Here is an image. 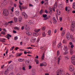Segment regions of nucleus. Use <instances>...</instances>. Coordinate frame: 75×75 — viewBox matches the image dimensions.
I'll use <instances>...</instances> for the list:
<instances>
[{"mask_svg":"<svg viewBox=\"0 0 75 75\" xmlns=\"http://www.w3.org/2000/svg\"><path fill=\"white\" fill-rule=\"evenodd\" d=\"M8 70H6L5 72H4V74L5 75H7V74H8Z\"/></svg>","mask_w":75,"mask_h":75,"instance_id":"19","label":"nucleus"},{"mask_svg":"<svg viewBox=\"0 0 75 75\" xmlns=\"http://www.w3.org/2000/svg\"><path fill=\"white\" fill-rule=\"evenodd\" d=\"M42 37H45L46 36V34L45 32H43L42 34Z\"/></svg>","mask_w":75,"mask_h":75,"instance_id":"35","label":"nucleus"},{"mask_svg":"<svg viewBox=\"0 0 75 75\" xmlns=\"http://www.w3.org/2000/svg\"><path fill=\"white\" fill-rule=\"evenodd\" d=\"M46 65L47 64L46 63H45V62H44L42 63H40V67H42L43 66H45V67Z\"/></svg>","mask_w":75,"mask_h":75,"instance_id":"12","label":"nucleus"},{"mask_svg":"<svg viewBox=\"0 0 75 75\" xmlns=\"http://www.w3.org/2000/svg\"><path fill=\"white\" fill-rule=\"evenodd\" d=\"M8 50H7L6 51V54L7 55V53H8Z\"/></svg>","mask_w":75,"mask_h":75,"instance_id":"57","label":"nucleus"},{"mask_svg":"<svg viewBox=\"0 0 75 75\" xmlns=\"http://www.w3.org/2000/svg\"><path fill=\"white\" fill-rule=\"evenodd\" d=\"M47 17V14L43 15V18H45V17Z\"/></svg>","mask_w":75,"mask_h":75,"instance_id":"40","label":"nucleus"},{"mask_svg":"<svg viewBox=\"0 0 75 75\" xmlns=\"http://www.w3.org/2000/svg\"><path fill=\"white\" fill-rule=\"evenodd\" d=\"M19 14L20 13L19 11H15V14L16 15V16H18Z\"/></svg>","mask_w":75,"mask_h":75,"instance_id":"21","label":"nucleus"},{"mask_svg":"<svg viewBox=\"0 0 75 75\" xmlns=\"http://www.w3.org/2000/svg\"><path fill=\"white\" fill-rule=\"evenodd\" d=\"M8 12L7 9L3 10V14L5 16H7L8 15Z\"/></svg>","mask_w":75,"mask_h":75,"instance_id":"2","label":"nucleus"},{"mask_svg":"<svg viewBox=\"0 0 75 75\" xmlns=\"http://www.w3.org/2000/svg\"><path fill=\"white\" fill-rule=\"evenodd\" d=\"M59 51H58L57 52V56L58 57V56H59Z\"/></svg>","mask_w":75,"mask_h":75,"instance_id":"42","label":"nucleus"},{"mask_svg":"<svg viewBox=\"0 0 75 75\" xmlns=\"http://www.w3.org/2000/svg\"><path fill=\"white\" fill-rule=\"evenodd\" d=\"M44 3L45 5H48V0H45Z\"/></svg>","mask_w":75,"mask_h":75,"instance_id":"18","label":"nucleus"},{"mask_svg":"<svg viewBox=\"0 0 75 75\" xmlns=\"http://www.w3.org/2000/svg\"><path fill=\"white\" fill-rule=\"evenodd\" d=\"M39 41H40V38H38V39L37 41V42H38Z\"/></svg>","mask_w":75,"mask_h":75,"instance_id":"54","label":"nucleus"},{"mask_svg":"<svg viewBox=\"0 0 75 75\" xmlns=\"http://www.w3.org/2000/svg\"><path fill=\"white\" fill-rule=\"evenodd\" d=\"M57 73L58 74H57V75H62V74H63V70L61 69L59 70L57 72Z\"/></svg>","mask_w":75,"mask_h":75,"instance_id":"6","label":"nucleus"},{"mask_svg":"<svg viewBox=\"0 0 75 75\" xmlns=\"http://www.w3.org/2000/svg\"><path fill=\"white\" fill-rule=\"evenodd\" d=\"M69 45H71V48H74V45H73V44L72 43V42H69Z\"/></svg>","mask_w":75,"mask_h":75,"instance_id":"16","label":"nucleus"},{"mask_svg":"<svg viewBox=\"0 0 75 75\" xmlns=\"http://www.w3.org/2000/svg\"><path fill=\"white\" fill-rule=\"evenodd\" d=\"M62 19V17H60L59 18V20H60V21H61Z\"/></svg>","mask_w":75,"mask_h":75,"instance_id":"61","label":"nucleus"},{"mask_svg":"<svg viewBox=\"0 0 75 75\" xmlns=\"http://www.w3.org/2000/svg\"><path fill=\"white\" fill-rule=\"evenodd\" d=\"M19 62H23L24 61V59H23L19 58L18 59Z\"/></svg>","mask_w":75,"mask_h":75,"instance_id":"22","label":"nucleus"},{"mask_svg":"<svg viewBox=\"0 0 75 75\" xmlns=\"http://www.w3.org/2000/svg\"><path fill=\"white\" fill-rule=\"evenodd\" d=\"M33 35L34 36H35V37H37L38 35V33H33Z\"/></svg>","mask_w":75,"mask_h":75,"instance_id":"23","label":"nucleus"},{"mask_svg":"<svg viewBox=\"0 0 75 75\" xmlns=\"http://www.w3.org/2000/svg\"><path fill=\"white\" fill-rule=\"evenodd\" d=\"M14 7H16V6H17V5L16 4H14Z\"/></svg>","mask_w":75,"mask_h":75,"instance_id":"62","label":"nucleus"},{"mask_svg":"<svg viewBox=\"0 0 75 75\" xmlns=\"http://www.w3.org/2000/svg\"><path fill=\"white\" fill-rule=\"evenodd\" d=\"M65 75H70V74H69V73H67Z\"/></svg>","mask_w":75,"mask_h":75,"instance_id":"64","label":"nucleus"},{"mask_svg":"<svg viewBox=\"0 0 75 75\" xmlns=\"http://www.w3.org/2000/svg\"><path fill=\"white\" fill-rule=\"evenodd\" d=\"M11 35L9 34H8L7 36H6V38L8 39H10V37H11Z\"/></svg>","mask_w":75,"mask_h":75,"instance_id":"20","label":"nucleus"},{"mask_svg":"<svg viewBox=\"0 0 75 75\" xmlns=\"http://www.w3.org/2000/svg\"><path fill=\"white\" fill-rule=\"evenodd\" d=\"M32 74L33 75H35V70L33 69L32 71Z\"/></svg>","mask_w":75,"mask_h":75,"instance_id":"14","label":"nucleus"},{"mask_svg":"<svg viewBox=\"0 0 75 75\" xmlns=\"http://www.w3.org/2000/svg\"><path fill=\"white\" fill-rule=\"evenodd\" d=\"M26 34L28 35H31L32 33L31 32H26Z\"/></svg>","mask_w":75,"mask_h":75,"instance_id":"26","label":"nucleus"},{"mask_svg":"<svg viewBox=\"0 0 75 75\" xmlns=\"http://www.w3.org/2000/svg\"><path fill=\"white\" fill-rule=\"evenodd\" d=\"M27 49H33V48H31V47H27Z\"/></svg>","mask_w":75,"mask_h":75,"instance_id":"60","label":"nucleus"},{"mask_svg":"<svg viewBox=\"0 0 75 75\" xmlns=\"http://www.w3.org/2000/svg\"><path fill=\"white\" fill-rule=\"evenodd\" d=\"M71 63L74 65H75V61L74 60H72L71 61Z\"/></svg>","mask_w":75,"mask_h":75,"instance_id":"37","label":"nucleus"},{"mask_svg":"<svg viewBox=\"0 0 75 75\" xmlns=\"http://www.w3.org/2000/svg\"><path fill=\"white\" fill-rule=\"evenodd\" d=\"M25 30H27V31H28V30H30V28L27 25H26V26L25 27Z\"/></svg>","mask_w":75,"mask_h":75,"instance_id":"17","label":"nucleus"},{"mask_svg":"<svg viewBox=\"0 0 75 75\" xmlns=\"http://www.w3.org/2000/svg\"><path fill=\"white\" fill-rule=\"evenodd\" d=\"M22 20V17H19V19H18V21L19 22H21Z\"/></svg>","mask_w":75,"mask_h":75,"instance_id":"31","label":"nucleus"},{"mask_svg":"<svg viewBox=\"0 0 75 75\" xmlns=\"http://www.w3.org/2000/svg\"><path fill=\"white\" fill-rule=\"evenodd\" d=\"M35 62H36L37 64H39V60H38L35 59Z\"/></svg>","mask_w":75,"mask_h":75,"instance_id":"27","label":"nucleus"},{"mask_svg":"<svg viewBox=\"0 0 75 75\" xmlns=\"http://www.w3.org/2000/svg\"><path fill=\"white\" fill-rule=\"evenodd\" d=\"M63 49L65 51V52L64 53V55H66V54L68 53V52L67 51V50H68L67 46L65 45H64Z\"/></svg>","mask_w":75,"mask_h":75,"instance_id":"3","label":"nucleus"},{"mask_svg":"<svg viewBox=\"0 0 75 75\" xmlns=\"http://www.w3.org/2000/svg\"><path fill=\"white\" fill-rule=\"evenodd\" d=\"M57 42V40H55L53 41V46H55V45H56V42Z\"/></svg>","mask_w":75,"mask_h":75,"instance_id":"25","label":"nucleus"},{"mask_svg":"<svg viewBox=\"0 0 75 75\" xmlns=\"http://www.w3.org/2000/svg\"><path fill=\"white\" fill-rule=\"evenodd\" d=\"M11 11H12V12H13L14 11V7H13L11 9Z\"/></svg>","mask_w":75,"mask_h":75,"instance_id":"53","label":"nucleus"},{"mask_svg":"<svg viewBox=\"0 0 75 75\" xmlns=\"http://www.w3.org/2000/svg\"><path fill=\"white\" fill-rule=\"evenodd\" d=\"M66 37L67 39L68 40H69L71 38L72 40H74V38H71V35L70 34V33L69 32H68L67 33L66 35Z\"/></svg>","mask_w":75,"mask_h":75,"instance_id":"1","label":"nucleus"},{"mask_svg":"<svg viewBox=\"0 0 75 75\" xmlns=\"http://www.w3.org/2000/svg\"><path fill=\"white\" fill-rule=\"evenodd\" d=\"M36 40V38L33 37L31 38L30 41L32 42H34Z\"/></svg>","mask_w":75,"mask_h":75,"instance_id":"11","label":"nucleus"},{"mask_svg":"<svg viewBox=\"0 0 75 75\" xmlns=\"http://www.w3.org/2000/svg\"><path fill=\"white\" fill-rule=\"evenodd\" d=\"M14 29L16 30H19L20 28H19L17 27H15L14 28Z\"/></svg>","mask_w":75,"mask_h":75,"instance_id":"34","label":"nucleus"},{"mask_svg":"<svg viewBox=\"0 0 75 75\" xmlns=\"http://www.w3.org/2000/svg\"><path fill=\"white\" fill-rule=\"evenodd\" d=\"M73 8L75 9V2L73 4Z\"/></svg>","mask_w":75,"mask_h":75,"instance_id":"39","label":"nucleus"},{"mask_svg":"<svg viewBox=\"0 0 75 75\" xmlns=\"http://www.w3.org/2000/svg\"><path fill=\"white\" fill-rule=\"evenodd\" d=\"M32 68V67H31V65H29V69H31Z\"/></svg>","mask_w":75,"mask_h":75,"instance_id":"52","label":"nucleus"},{"mask_svg":"<svg viewBox=\"0 0 75 75\" xmlns=\"http://www.w3.org/2000/svg\"><path fill=\"white\" fill-rule=\"evenodd\" d=\"M54 8H55L56 7H57V2L55 3V4L54 5Z\"/></svg>","mask_w":75,"mask_h":75,"instance_id":"46","label":"nucleus"},{"mask_svg":"<svg viewBox=\"0 0 75 75\" xmlns=\"http://www.w3.org/2000/svg\"><path fill=\"white\" fill-rule=\"evenodd\" d=\"M45 27H43L42 28V30H43V31H44V30H45Z\"/></svg>","mask_w":75,"mask_h":75,"instance_id":"56","label":"nucleus"},{"mask_svg":"<svg viewBox=\"0 0 75 75\" xmlns=\"http://www.w3.org/2000/svg\"><path fill=\"white\" fill-rule=\"evenodd\" d=\"M51 17V16H49L48 17H47V18H45L44 19V20H47V19H48L49 18H50Z\"/></svg>","mask_w":75,"mask_h":75,"instance_id":"32","label":"nucleus"},{"mask_svg":"<svg viewBox=\"0 0 75 75\" xmlns=\"http://www.w3.org/2000/svg\"><path fill=\"white\" fill-rule=\"evenodd\" d=\"M7 24H8V23H6L5 24V27H7Z\"/></svg>","mask_w":75,"mask_h":75,"instance_id":"59","label":"nucleus"},{"mask_svg":"<svg viewBox=\"0 0 75 75\" xmlns=\"http://www.w3.org/2000/svg\"><path fill=\"white\" fill-rule=\"evenodd\" d=\"M65 33V30H64L63 31L62 33L61 34L62 36H64Z\"/></svg>","mask_w":75,"mask_h":75,"instance_id":"29","label":"nucleus"},{"mask_svg":"<svg viewBox=\"0 0 75 75\" xmlns=\"http://www.w3.org/2000/svg\"><path fill=\"white\" fill-rule=\"evenodd\" d=\"M19 7L21 11H22V9H27V8L26 7H21V6L20 5H19Z\"/></svg>","mask_w":75,"mask_h":75,"instance_id":"9","label":"nucleus"},{"mask_svg":"<svg viewBox=\"0 0 75 75\" xmlns=\"http://www.w3.org/2000/svg\"><path fill=\"white\" fill-rule=\"evenodd\" d=\"M14 40H18V37L17 36L15 37L14 38Z\"/></svg>","mask_w":75,"mask_h":75,"instance_id":"49","label":"nucleus"},{"mask_svg":"<svg viewBox=\"0 0 75 75\" xmlns=\"http://www.w3.org/2000/svg\"><path fill=\"white\" fill-rule=\"evenodd\" d=\"M14 20L16 23H17V18H14Z\"/></svg>","mask_w":75,"mask_h":75,"instance_id":"41","label":"nucleus"},{"mask_svg":"<svg viewBox=\"0 0 75 75\" xmlns=\"http://www.w3.org/2000/svg\"><path fill=\"white\" fill-rule=\"evenodd\" d=\"M1 34H3V35H5L6 34V33L5 32L2 31L1 32Z\"/></svg>","mask_w":75,"mask_h":75,"instance_id":"47","label":"nucleus"},{"mask_svg":"<svg viewBox=\"0 0 75 75\" xmlns=\"http://www.w3.org/2000/svg\"><path fill=\"white\" fill-rule=\"evenodd\" d=\"M51 30H49L48 32V34L49 35H51Z\"/></svg>","mask_w":75,"mask_h":75,"instance_id":"43","label":"nucleus"},{"mask_svg":"<svg viewBox=\"0 0 75 75\" xmlns=\"http://www.w3.org/2000/svg\"><path fill=\"white\" fill-rule=\"evenodd\" d=\"M61 43H59L58 45V48H59L60 47H61Z\"/></svg>","mask_w":75,"mask_h":75,"instance_id":"44","label":"nucleus"},{"mask_svg":"<svg viewBox=\"0 0 75 75\" xmlns=\"http://www.w3.org/2000/svg\"><path fill=\"white\" fill-rule=\"evenodd\" d=\"M40 31V29H35V31L36 33H38V32H39V31Z\"/></svg>","mask_w":75,"mask_h":75,"instance_id":"33","label":"nucleus"},{"mask_svg":"<svg viewBox=\"0 0 75 75\" xmlns=\"http://www.w3.org/2000/svg\"><path fill=\"white\" fill-rule=\"evenodd\" d=\"M56 11L57 12V14H58V15H60L61 14V12L59 11V10L58 9H57L56 10Z\"/></svg>","mask_w":75,"mask_h":75,"instance_id":"28","label":"nucleus"},{"mask_svg":"<svg viewBox=\"0 0 75 75\" xmlns=\"http://www.w3.org/2000/svg\"><path fill=\"white\" fill-rule=\"evenodd\" d=\"M49 13L50 14H52V10H50V11L49 12Z\"/></svg>","mask_w":75,"mask_h":75,"instance_id":"58","label":"nucleus"},{"mask_svg":"<svg viewBox=\"0 0 75 75\" xmlns=\"http://www.w3.org/2000/svg\"><path fill=\"white\" fill-rule=\"evenodd\" d=\"M7 4V1L6 0L3 1L1 3V5L2 6H4L6 4Z\"/></svg>","mask_w":75,"mask_h":75,"instance_id":"8","label":"nucleus"},{"mask_svg":"<svg viewBox=\"0 0 75 75\" xmlns=\"http://www.w3.org/2000/svg\"><path fill=\"white\" fill-rule=\"evenodd\" d=\"M65 10L67 12V13H69V11H70L71 8H70V7L67 8V7H66L65 8Z\"/></svg>","mask_w":75,"mask_h":75,"instance_id":"10","label":"nucleus"},{"mask_svg":"<svg viewBox=\"0 0 75 75\" xmlns=\"http://www.w3.org/2000/svg\"><path fill=\"white\" fill-rule=\"evenodd\" d=\"M33 22H34V21H28L27 22L28 24V25H30V24H33L34 23Z\"/></svg>","mask_w":75,"mask_h":75,"instance_id":"13","label":"nucleus"},{"mask_svg":"<svg viewBox=\"0 0 75 75\" xmlns=\"http://www.w3.org/2000/svg\"><path fill=\"white\" fill-rule=\"evenodd\" d=\"M70 53L71 55H72L74 54V52L72 50H70Z\"/></svg>","mask_w":75,"mask_h":75,"instance_id":"38","label":"nucleus"},{"mask_svg":"<svg viewBox=\"0 0 75 75\" xmlns=\"http://www.w3.org/2000/svg\"><path fill=\"white\" fill-rule=\"evenodd\" d=\"M22 14L23 16H24L25 18H27V14H26L25 12H23L22 13Z\"/></svg>","mask_w":75,"mask_h":75,"instance_id":"15","label":"nucleus"},{"mask_svg":"<svg viewBox=\"0 0 75 75\" xmlns=\"http://www.w3.org/2000/svg\"><path fill=\"white\" fill-rule=\"evenodd\" d=\"M45 12L46 13H47V14H48V11H47V10H45Z\"/></svg>","mask_w":75,"mask_h":75,"instance_id":"55","label":"nucleus"},{"mask_svg":"<svg viewBox=\"0 0 75 75\" xmlns=\"http://www.w3.org/2000/svg\"><path fill=\"white\" fill-rule=\"evenodd\" d=\"M71 59L72 61H75V56L73 55L72 56Z\"/></svg>","mask_w":75,"mask_h":75,"instance_id":"24","label":"nucleus"},{"mask_svg":"<svg viewBox=\"0 0 75 75\" xmlns=\"http://www.w3.org/2000/svg\"><path fill=\"white\" fill-rule=\"evenodd\" d=\"M69 71L71 72H73L74 71V67L72 65H70L69 66Z\"/></svg>","mask_w":75,"mask_h":75,"instance_id":"4","label":"nucleus"},{"mask_svg":"<svg viewBox=\"0 0 75 75\" xmlns=\"http://www.w3.org/2000/svg\"><path fill=\"white\" fill-rule=\"evenodd\" d=\"M13 23V21H9L8 22V24H11V23Z\"/></svg>","mask_w":75,"mask_h":75,"instance_id":"48","label":"nucleus"},{"mask_svg":"<svg viewBox=\"0 0 75 75\" xmlns=\"http://www.w3.org/2000/svg\"><path fill=\"white\" fill-rule=\"evenodd\" d=\"M71 27H72L71 30V31H74V30H73L72 29H73L74 28H75V21H73L72 22V24L71 25Z\"/></svg>","mask_w":75,"mask_h":75,"instance_id":"5","label":"nucleus"},{"mask_svg":"<svg viewBox=\"0 0 75 75\" xmlns=\"http://www.w3.org/2000/svg\"><path fill=\"white\" fill-rule=\"evenodd\" d=\"M3 30L5 32V33H6V31H7L6 30V29H3Z\"/></svg>","mask_w":75,"mask_h":75,"instance_id":"63","label":"nucleus"},{"mask_svg":"<svg viewBox=\"0 0 75 75\" xmlns=\"http://www.w3.org/2000/svg\"><path fill=\"white\" fill-rule=\"evenodd\" d=\"M43 12H44V11H43L42 10H41L40 12V14H42V13H43Z\"/></svg>","mask_w":75,"mask_h":75,"instance_id":"50","label":"nucleus"},{"mask_svg":"<svg viewBox=\"0 0 75 75\" xmlns=\"http://www.w3.org/2000/svg\"><path fill=\"white\" fill-rule=\"evenodd\" d=\"M22 69L23 71H25V70H26L25 68L24 67H22Z\"/></svg>","mask_w":75,"mask_h":75,"instance_id":"51","label":"nucleus"},{"mask_svg":"<svg viewBox=\"0 0 75 75\" xmlns=\"http://www.w3.org/2000/svg\"><path fill=\"white\" fill-rule=\"evenodd\" d=\"M53 20L54 21V24H56V23H57V21L55 19H53Z\"/></svg>","mask_w":75,"mask_h":75,"instance_id":"45","label":"nucleus"},{"mask_svg":"<svg viewBox=\"0 0 75 75\" xmlns=\"http://www.w3.org/2000/svg\"><path fill=\"white\" fill-rule=\"evenodd\" d=\"M62 58V56L61 55H60L58 57L57 59V64H59V62H60V60H61V59Z\"/></svg>","mask_w":75,"mask_h":75,"instance_id":"7","label":"nucleus"},{"mask_svg":"<svg viewBox=\"0 0 75 75\" xmlns=\"http://www.w3.org/2000/svg\"><path fill=\"white\" fill-rule=\"evenodd\" d=\"M22 54H23V53H21L19 54L17 53L16 54V56L17 57H19L20 56H21V55H22Z\"/></svg>","mask_w":75,"mask_h":75,"instance_id":"30","label":"nucleus"},{"mask_svg":"<svg viewBox=\"0 0 75 75\" xmlns=\"http://www.w3.org/2000/svg\"><path fill=\"white\" fill-rule=\"evenodd\" d=\"M45 55V54L43 53L42 55V59L43 60L44 59V55Z\"/></svg>","mask_w":75,"mask_h":75,"instance_id":"36","label":"nucleus"}]
</instances>
